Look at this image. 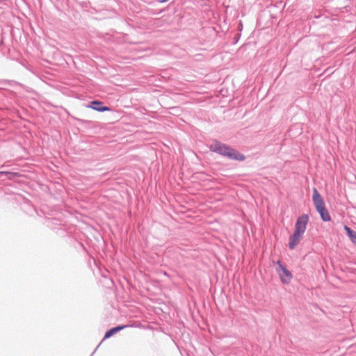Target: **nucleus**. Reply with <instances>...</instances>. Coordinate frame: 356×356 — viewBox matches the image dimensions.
<instances>
[{
  "instance_id": "nucleus-6",
  "label": "nucleus",
  "mask_w": 356,
  "mask_h": 356,
  "mask_svg": "<svg viewBox=\"0 0 356 356\" xmlns=\"http://www.w3.org/2000/svg\"><path fill=\"white\" fill-rule=\"evenodd\" d=\"M88 107L96 110L97 111H108L110 108L107 106H102V103L99 101H92L91 102V106Z\"/></svg>"
},
{
  "instance_id": "nucleus-1",
  "label": "nucleus",
  "mask_w": 356,
  "mask_h": 356,
  "mask_svg": "<svg viewBox=\"0 0 356 356\" xmlns=\"http://www.w3.org/2000/svg\"><path fill=\"white\" fill-rule=\"evenodd\" d=\"M210 149L222 155L227 156L232 159L238 161H243L245 159V156L243 154H239L234 149L218 141H213L210 145Z\"/></svg>"
},
{
  "instance_id": "nucleus-4",
  "label": "nucleus",
  "mask_w": 356,
  "mask_h": 356,
  "mask_svg": "<svg viewBox=\"0 0 356 356\" xmlns=\"http://www.w3.org/2000/svg\"><path fill=\"white\" fill-rule=\"evenodd\" d=\"M303 234L293 232L289 237V248L291 250L294 249L302 238Z\"/></svg>"
},
{
  "instance_id": "nucleus-2",
  "label": "nucleus",
  "mask_w": 356,
  "mask_h": 356,
  "mask_svg": "<svg viewBox=\"0 0 356 356\" xmlns=\"http://www.w3.org/2000/svg\"><path fill=\"white\" fill-rule=\"evenodd\" d=\"M279 266V269H277V273L280 275L281 281L283 284H289L291 279L292 275L289 270H288L285 266H284L280 261L277 262Z\"/></svg>"
},
{
  "instance_id": "nucleus-9",
  "label": "nucleus",
  "mask_w": 356,
  "mask_h": 356,
  "mask_svg": "<svg viewBox=\"0 0 356 356\" xmlns=\"http://www.w3.org/2000/svg\"><path fill=\"white\" fill-rule=\"evenodd\" d=\"M344 229L346 230L347 234L350 237L351 241L356 244V232L353 231L350 227L345 226Z\"/></svg>"
},
{
  "instance_id": "nucleus-8",
  "label": "nucleus",
  "mask_w": 356,
  "mask_h": 356,
  "mask_svg": "<svg viewBox=\"0 0 356 356\" xmlns=\"http://www.w3.org/2000/svg\"><path fill=\"white\" fill-rule=\"evenodd\" d=\"M127 327V325H120V326L113 327L106 332L104 338H109L112 335H113L114 334L118 332V331L122 330Z\"/></svg>"
},
{
  "instance_id": "nucleus-3",
  "label": "nucleus",
  "mask_w": 356,
  "mask_h": 356,
  "mask_svg": "<svg viewBox=\"0 0 356 356\" xmlns=\"http://www.w3.org/2000/svg\"><path fill=\"white\" fill-rule=\"evenodd\" d=\"M308 221L309 216L307 214H303L298 217L295 225L294 232L304 234Z\"/></svg>"
},
{
  "instance_id": "nucleus-7",
  "label": "nucleus",
  "mask_w": 356,
  "mask_h": 356,
  "mask_svg": "<svg viewBox=\"0 0 356 356\" xmlns=\"http://www.w3.org/2000/svg\"><path fill=\"white\" fill-rule=\"evenodd\" d=\"M318 212L321 215V217L324 221H330L331 220L329 212L326 209L325 207H322V209H317Z\"/></svg>"
},
{
  "instance_id": "nucleus-5",
  "label": "nucleus",
  "mask_w": 356,
  "mask_h": 356,
  "mask_svg": "<svg viewBox=\"0 0 356 356\" xmlns=\"http://www.w3.org/2000/svg\"><path fill=\"white\" fill-rule=\"evenodd\" d=\"M313 202L316 210L318 209H322V207H325V203L321 195L316 188H313Z\"/></svg>"
}]
</instances>
